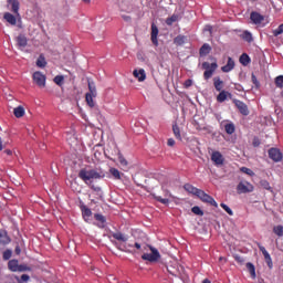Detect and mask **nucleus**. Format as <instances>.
<instances>
[{
    "label": "nucleus",
    "instance_id": "nucleus-1",
    "mask_svg": "<svg viewBox=\"0 0 283 283\" xmlns=\"http://www.w3.org/2000/svg\"><path fill=\"white\" fill-rule=\"evenodd\" d=\"M105 177L102 168H81L78 178L83 180L92 190L99 192L101 188L93 185V180H99Z\"/></svg>",
    "mask_w": 283,
    "mask_h": 283
},
{
    "label": "nucleus",
    "instance_id": "nucleus-2",
    "mask_svg": "<svg viewBox=\"0 0 283 283\" xmlns=\"http://www.w3.org/2000/svg\"><path fill=\"white\" fill-rule=\"evenodd\" d=\"M201 67L202 70H205L203 80L209 81L210 78H212L219 66L217 62H213L211 64L209 62H202Z\"/></svg>",
    "mask_w": 283,
    "mask_h": 283
},
{
    "label": "nucleus",
    "instance_id": "nucleus-3",
    "mask_svg": "<svg viewBox=\"0 0 283 283\" xmlns=\"http://www.w3.org/2000/svg\"><path fill=\"white\" fill-rule=\"evenodd\" d=\"M149 248L151 253H144L142 255V259L145 260L146 262H158V260H160L159 251L151 245H149Z\"/></svg>",
    "mask_w": 283,
    "mask_h": 283
},
{
    "label": "nucleus",
    "instance_id": "nucleus-4",
    "mask_svg": "<svg viewBox=\"0 0 283 283\" xmlns=\"http://www.w3.org/2000/svg\"><path fill=\"white\" fill-rule=\"evenodd\" d=\"M182 269L184 268L178 263L166 265V271H168V274L178 279H182V274H181Z\"/></svg>",
    "mask_w": 283,
    "mask_h": 283
},
{
    "label": "nucleus",
    "instance_id": "nucleus-5",
    "mask_svg": "<svg viewBox=\"0 0 283 283\" xmlns=\"http://www.w3.org/2000/svg\"><path fill=\"white\" fill-rule=\"evenodd\" d=\"M232 103L234 104V106L238 108L239 113L242 115V116H249L250 115V108L248 106L247 103H244L243 101L241 99H237L234 98L232 101Z\"/></svg>",
    "mask_w": 283,
    "mask_h": 283
},
{
    "label": "nucleus",
    "instance_id": "nucleus-6",
    "mask_svg": "<svg viewBox=\"0 0 283 283\" xmlns=\"http://www.w3.org/2000/svg\"><path fill=\"white\" fill-rule=\"evenodd\" d=\"M238 193H250L254 191V186L248 181H241L237 186Z\"/></svg>",
    "mask_w": 283,
    "mask_h": 283
},
{
    "label": "nucleus",
    "instance_id": "nucleus-7",
    "mask_svg": "<svg viewBox=\"0 0 283 283\" xmlns=\"http://www.w3.org/2000/svg\"><path fill=\"white\" fill-rule=\"evenodd\" d=\"M33 82L41 88L46 86V76L41 72L33 73Z\"/></svg>",
    "mask_w": 283,
    "mask_h": 283
},
{
    "label": "nucleus",
    "instance_id": "nucleus-8",
    "mask_svg": "<svg viewBox=\"0 0 283 283\" xmlns=\"http://www.w3.org/2000/svg\"><path fill=\"white\" fill-rule=\"evenodd\" d=\"M197 197L206 203H209L212 207H218L217 201L209 195H207L205 191L200 190Z\"/></svg>",
    "mask_w": 283,
    "mask_h": 283
},
{
    "label": "nucleus",
    "instance_id": "nucleus-9",
    "mask_svg": "<svg viewBox=\"0 0 283 283\" xmlns=\"http://www.w3.org/2000/svg\"><path fill=\"white\" fill-rule=\"evenodd\" d=\"M268 154H269V158L274 163H280L283 158L281 150H279V148H275V147L270 148Z\"/></svg>",
    "mask_w": 283,
    "mask_h": 283
},
{
    "label": "nucleus",
    "instance_id": "nucleus-10",
    "mask_svg": "<svg viewBox=\"0 0 283 283\" xmlns=\"http://www.w3.org/2000/svg\"><path fill=\"white\" fill-rule=\"evenodd\" d=\"M259 250L263 254V258L269 266V269H273V260L271 259V254H269V251H266V248L264 245L258 243Z\"/></svg>",
    "mask_w": 283,
    "mask_h": 283
},
{
    "label": "nucleus",
    "instance_id": "nucleus-11",
    "mask_svg": "<svg viewBox=\"0 0 283 283\" xmlns=\"http://www.w3.org/2000/svg\"><path fill=\"white\" fill-rule=\"evenodd\" d=\"M8 269L13 272H24V268L23 265H19V261L18 260H11L8 262Z\"/></svg>",
    "mask_w": 283,
    "mask_h": 283
},
{
    "label": "nucleus",
    "instance_id": "nucleus-12",
    "mask_svg": "<svg viewBox=\"0 0 283 283\" xmlns=\"http://www.w3.org/2000/svg\"><path fill=\"white\" fill-rule=\"evenodd\" d=\"M228 98L232 99V93H230L229 91H226V90L219 92V94L217 95V102L219 104L224 103L226 101H228Z\"/></svg>",
    "mask_w": 283,
    "mask_h": 283
},
{
    "label": "nucleus",
    "instance_id": "nucleus-13",
    "mask_svg": "<svg viewBox=\"0 0 283 283\" xmlns=\"http://www.w3.org/2000/svg\"><path fill=\"white\" fill-rule=\"evenodd\" d=\"M211 160L214 163V165L224 164V157L219 150H214V153L211 154Z\"/></svg>",
    "mask_w": 283,
    "mask_h": 283
},
{
    "label": "nucleus",
    "instance_id": "nucleus-14",
    "mask_svg": "<svg viewBox=\"0 0 283 283\" xmlns=\"http://www.w3.org/2000/svg\"><path fill=\"white\" fill-rule=\"evenodd\" d=\"M235 67V62L232 57H228V62L226 65L221 66V72L222 73H230L234 70Z\"/></svg>",
    "mask_w": 283,
    "mask_h": 283
},
{
    "label": "nucleus",
    "instance_id": "nucleus-15",
    "mask_svg": "<svg viewBox=\"0 0 283 283\" xmlns=\"http://www.w3.org/2000/svg\"><path fill=\"white\" fill-rule=\"evenodd\" d=\"M250 19L254 24L260 25V24H262V21L264 20V15L260 14L259 12L253 11L250 14Z\"/></svg>",
    "mask_w": 283,
    "mask_h": 283
},
{
    "label": "nucleus",
    "instance_id": "nucleus-16",
    "mask_svg": "<svg viewBox=\"0 0 283 283\" xmlns=\"http://www.w3.org/2000/svg\"><path fill=\"white\" fill-rule=\"evenodd\" d=\"M15 41L19 49H24L28 46V38L24 34L18 35Z\"/></svg>",
    "mask_w": 283,
    "mask_h": 283
},
{
    "label": "nucleus",
    "instance_id": "nucleus-17",
    "mask_svg": "<svg viewBox=\"0 0 283 283\" xmlns=\"http://www.w3.org/2000/svg\"><path fill=\"white\" fill-rule=\"evenodd\" d=\"M158 33H159L158 27L155 23H153L151 24V41L155 44V46L159 45V43H158Z\"/></svg>",
    "mask_w": 283,
    "mask_h": 283
},
{
    "label": "nucleus",
    "instance_id": "nucleus-18",
    "mask_svg": "<svg viewBox=\"0 0 283 283\" xmlns=\"http://www.w3.org/2000/svg\"><path fill=\"white\" fill-rule=\"evenodd\" d=\"M213 87L217 92H223L224 88V82L219 77H213Z\"/></svg>",
    "mask_w": 283,
    "mask_h": 283
},
{
    "label": "nucleus",
    "instance_id": "nucleus-19",
    "mask_svg": "<svg viewBox=\"0 0 283 283\" xmlns=\"http://www.w3.org/2000/svg\"><path fill=\"white\" fill-rule=\"evenodd\" d=\"M184 189L190 193V195H193L196 197H198V193L200 192L201 189H198L196 187H193L192 185L190 184H187V185H184Z\"/></svg>",
    "mask_w": 283,
    "mask_h": 283
},
{
    "label": "nucleus",
    "instance_id": "nucleus-20",
    "mask_svg": "<svg viewBox=\"0 0 283 283\" xmlns=\"http://www.w3.org/2000/svg\"><path fill=\"white\" fill-rule=\"evenodd\" d=\"M134 77L137 78L140 83L146 81V73L144 69L135 70Z\"/></svg>",
    "mask_w": 283,
    "mask_h": 283
},
{
    "label": "nucleus",
    "instance_id": "nucleus-21",
    "mask_svg": "<svg viewBox=\"0 0 283 283\" xmlns=\"http://www.w3.org/2000/svg\"><path fill=\"white\" fill-rule=\"evenodd\" d=\"M11 242L10 237L8 235V232L4 230H0V244L6 245Z\"/></svg>",
    "mask_w": 283,
    "mask_h": 283
},
{
    "label": "nucleus",
    "instance_id": "nucleus-22",
    "mask_svg": "<svg viewBox=\"0 0 283 283\" xmlns=\"http://www.w3.org/2000/svg\"><path fill=\"white\" fill-rule=\"evenodd\" d=\"M13 115L15 118H22L25 115V109L23 106L19 105L13 108Z\"/></svg>",
    "mask_w": 283,
    "mask_h": 283
},
{
    "label": "nucleus",
    "instance_id": "nucleus-23",
    "mask_svg": "<svg viewBox=\"0 0 283 283\" xmlns=\"http://www.w3.org/2000/svg\"><path fill=\"white\" fill-rule=\"evenodd\" d=\"M211 50H212L211 45L208 43H205L199 50V55L207 56V54H210Z\"/></svg>",
    "mask_w": 283,
    "mask_h": 283
},
{
    "label": "nucleus",
    "instance_id": "nucleus-24",
    "mask_svg": "<svg viewBox=\"0 0 283 283\" xmlns=\"http://www.w3.org/2000/svg\"><path fill=\"white\" fill-rule=\"evenodd\" d=\"M247 269L252 277V280H256V268L253 263L248 262L247 263Z\"/></svg>",
    "mask_w": 283,
    "mask_h": 283
},
{
    "label": "nucleus",
    "instance_id": "nucleus-25",
    "mask_svg": "<svg viewBox=\"0 0 283 283\" xmlns=\"http://www.w3.org/2000/svg\"><path fill=\"white\" fill-rule=\"evenodd\" d=\"M239 61H240L241 65L247 66V65H250V63H251L252 60H251V57H250L249 54L242 53V54L240 55Z\"/></svg>",
    "mask_w": 283,
    "mask_h": 283
},
{
    "label": "nucleus",
    "instance_id": "nucleus-26",
    "mask_svg": "<svg viewBox=\"0 0 283 283\" xmlns=\"http://www.w3.org/2000/svg\"><path fill=\"white\" fill-rule=\"evenodd\" d=\"M8 3L11 6V10L13 13H19V10H20L19 0H8Z\"/></svg>",
    "mask_w": 283,
    "mask_h": 283
},
{
    "label": "nucleus",
    "instance_id": "nucleus-27",
    "mask_svg": "<svg viewBox=\"0 0 283 283\" xmlns=\"http://www.w3.org/2000/svg\"><path fill=\"white\" fill-rule=\"evenodd\" d=\"M188 41V38L186 35H177L174 40L175 44L178 46L184 45Z\"/></svg>",
    "mask_w": 283,
    "mask_h": 283
},
{
    "label": "nucleus",
    "instance_id": "nucleus-28",
    "mask_svg": "<svg viewBox=\"0 0 283 283\" xmlns=\"http://www.w3.org/2000/svg\"><path fill=\"white\" fill-rule=\"evenodd\" d=\"M3 19H4L7 22H9L10 24L17 25V18H15L13 14H11V13H9V12H6V13L3 14Z\"/></svg>",
    "mask_w": 283,
    "mask_h": 283
},
{
    "label": "nucleus",
    "instance_id": "nucleus-29",
    "mask_svg": "<svg viewBox=\"0 0 283 283\" xmlns=\"http://www.w3.org/2000/svg\"><path fill=\"white\" fill-rule=\"evenodd\" d=\"M224 132L228 135H233L235 133V125H234V123H227V124H224Z\"/></svg>",
    "mask_w": 283,
    "mask_h": 283
},
{
    "label": "nucleus",
    "instance_id": "nucleus-30",
    "mask_svg": "<svg viewBox=\"0 0 283 283\" xmlns=\"http://www.w3.org/2000/svg\"><path fill=\"white\" fill-rule=\"evenodd\" d=\"M172 134H175V138L177 140H182L181 130L180 127L177 124L172 125Z\"/></svg>",
    "mask_w": 283,
    "mask_h": 283
},
{
    "label": "nucleus",
    "instance_id": "nucleus-31",
    "mask_svg": "<svg viewBox=\"0 0 283 283\" xmlns=\"http://www.w3.org/2000/svg\"><path fill=\"white\" fill-rule=\"evenodd\" d=\"M112 237L122 242H126L128 240V237L122 232H113Z\"/></svg>",
    "mask_w": 283,
    "mask_h": 283
},
{
    "label": "nucleus",
    "instance_id": "nucleus-32",
    "mask_svg": "<svg viewBox=\"0 0 283 283\" xmlns=\"http://www.w3.org/2000/svg\"><path fill=\"white\" fill-rule=\"evenodd\" d=\"M96 97V95L93 94H85V101L86 104L88 105V107L94 108L95 107V103H94V98Z\"/></svg>",
    "mask_w": 283,
    "mask_h": 283
},
{
    "label": "nucleus",
    "instance_id": "nucleus-33",
    "mask_svg": "<svg viewBox=\"0 0 283 283\" xmlns=\"http://www.w3.org/2000/svg\"><path fill=\"white\" fill-rule=\"evenodd\" d=\"M81 211H82V216H83L84 220L87 221L90 219V217L92 216L91 209H88L86 206H82Z\"/></svg>",
    "mask_w": 283,
    "mask_h": 283
},
{
    "label": "nucleus",
    "instance_id": "nucleus-34",
    "mask_svg": "<svg viewBox=\"0 0 283 283\" xmlns=\"http://www.w3.org/2000/svg\"><path fill=\"white\" fill-rule=\"evenodd\" d=\"M48 62L46 59L43 54L39 55L38 60H36V66L38 67H46Z\"/></svg>",
    "mask_w": 283,
    "mask_h": 283
},
{
    "label": "nucleus",
    "instance_id": "nucleus-35",
    "mask_svg": "<svg viewBox=\"0 0 283 283\" xmlns=\"http://www.w3.org/2000/svg\"><path fill=\"white\" fill-rule=\"evenodd\" d=\"M87 94L97 96L96 86H95V83L93 81H88V92H87Z\"/></svg>",
    "mask_w": 283,
    "mask_h": 283
},
{
    "label": "nucleus",
    "instance_id": "nucleus-36",
    "mask_svg": "<svg viewBox=\"0 0 283 283\" xmlns=\"http://www.w3.org/2000/svg\"><path fill=\"white\" fill-rule=\"evenodd\" d=\"M54 84L57 86H63V83L65 82V77L63 75H56L53 80Z\"/></svg>",
    "mask_w": 283,
    "mask_h": 283
},
{
    "label": "nucleus",
    "instance_id": "nucleus-37",
    "mask_svg": "<svg viewBox=\"0 0 283 283\" xmlns=\"http://www.w3.org/2000/svg\"><path fill=\"white\" fill-rule=\"evenodd\" d=\"M109 174L116 179L120 180L122 179V174L118 171L117 168H111Z\"/></svg>",
    "mask_w": 283,
    "mask_h": 283
},
{
    "label": "nucleus",
    "instance_id": "nucleus-38",
    "mask_svg": "<svg viewBox=\"0 0 283 283\" xmlns=\"http://www.w3.org/2000/svg\"><path fill=\"white\" fill-rule=\"evenodd\" d=\"M120 251H124L125 253H130V248H133L132 244H125L123 248L118 245L117 242L112 241Z\"/></svg>",
    "mask_w": 283,
    "mask_h": 283
},
{
    "label": "nucleus",
    "instance_id": "nucleus-39",
    "mask_svg": "<svg viewBox=\"0 0 283 283\" xmlns=\"http://www.w3.org/2000/svg\"><path fill=\"white\" fill-rule=\"evenodd\" d=\"M118 161L122 167H125V168L128 167V161H127V159H125V157H124V155H122V153H118Z\"/></svg>",
    "mask_w": 283,
    "mask_h": 283
},
{
    "label": "nucleus",
    "instance_id": "nucleus-40",
    "mask_svg": "<svg viewBox=\"0 0 283 283\" xmlns=\"http://www.w3.org/2000/svg\"><path fill=\"white\" fill-rule=\"evenodd\" d=\"M178 20H179V15L178 14H172V17L166 19V24L172 25Z\"/></svg>",
    "mask_w": 283,
    "mask_h": 283
},
{
    "label": "nucleus",
    "instance_id": "nucleus-41",
    "mask_svg": "<svg viewBox=\"0 0 283 283\" xmlns=\"http://www.w3.org/2000/svg\"><path fill=\"white\" fill-rule=\"evenodd\" d=\"M275 86L277 88H283V75H279L275 77Z\"/></svg>",
    "mask_w": 283,
    "mask_h": 283
},
{
    "label": "nucleus",
    "instance_id": "nucleus-42",
    "mask_svg": "<svg viewBox=\"0 0 283 283\" xmlns=\"http://www.w3.org/2000/svg\"><path fill=\"white\" fill-rule=\"evenodd\" d=\"M260 186L265 190L273 191V188H271V184L266 180H261Z\"/></svg>",
    "mask_w": 283,
    "mask_h": 283
},
{
    "label": "nucleus",
    "instance_id": "nucleus-43",
    "mask_svg": "<svg viewBox=\"0 0 283 283\" xmlns=\"http://www.w3.org/2000/svg\"><path fill=\"white\" fill-rule=\"evenodd\" d=\"M191 212L193 213V214H196V216H203L205 213H203V211L200 209V207H198V206H195V207H192L191 208Z\"/></svg>",
    "mask_w": 283,
    "mask_h": 283
},
{
    "label": "nucleus",
    "instance_id": "nucleus-44",
    "mask_svg": "<svg viewBox=\"0 0 283 283\" xmlns=\"http://www.w3.org/2000/svg\"><path fill=\"white\" fill-rule=\"evenodd\" d=\"M273 232L279 235V237H283V227L282 226H276L273 228Z\"/></svg>",
    "mask_w": 283,
    "mask_h": 283
},
{
    "label": "nucleus",
    "instance_id": "nucleus-45",
    "mask_svg": "<svg viewBox=\"0 0 283 283\" xmlns=\"http://www.w3.org/2000/svg\"><path fill=\"white\" fill-rule=\"evenodd\" d=\"M251 81L256 90L260 88V81H258V77L254 73H252V75H251Z\"/></svg>",
    "mask_w": 283,
    "mask_h": 283
},
{
    "label": "nucleus",
    "instance_id": "nucleus-46",
    "mask_svg": "<svg viewBox=\"0 0 283 283\" xmlns=\"http://www.w3.org/2000/svg\"><path fill=\"white\" fill-rule=\"evenodd\" d=\"M220 207H221L228 214H230V216H233V214H234V213H233V210H232L229 206H227L226 203H221Z\"/></svg>",
    "mask_w": 283,
    "mask_h": 283
},
{
    "label": "nucleus",
    "instance_id": "nucleus-47",
    "mask_svg": "<svg viewBox=\"0 0 283 283\" xmlns=\"http://www.w3.org/2000/svg\"><path fill=\"white\" fill-rule=\"evenodd\" d=\"M282 33H283V23L280 24V25L273 31L274 36H277V35H280V34H282Z\"/></svg>",
    "mask_w": 283,
    "mask_h": 283
},
{
    "label": "nucleus",
    "instance_id": "nucleus-48",
    "mask_svg": "<svg viewBox=\"0 0 283 283\" xmlns=\"http://www.w3.org/2000/svg\"><path fill=\"white\" fill-rule=\"evenodd\" d=\"M30 281V275L29 274H22L20 277V281L18 283H28Z\"/></svg>",
    "mask_w": 283,
    "mask_h": 283
},
{
    "label": "nucleus",
    "instance_id": "nucleus-49",
    "mask_svg": "<svg viewBox=\"0 0 283 283\" xmlns=\"http://www.w3.org/2000/svg\"><path fill=\"white\" fill-rule=\"evenodd\" d=\"M241 171H242L243 174L248 175V176H253V175H254V172L251 170V168H247L245 166H243V167L241 168Z\"/></svg>",
    "mask_w": 283,
    "mask_h": 283
},
{
    "label": "nucleus",
    "instance_id": "nucleus-50",
    "mask_svg": "<svg viewBox=\"0 0 283 283\" xmlns=\"http://www.w3.org/2000/svg\"><path fill=\"white\" fill-rule=\"evenodd\" d=\"M94 218H95L97 221H99L102 224H104V223L106 222L105 217L102 216V214H99V213H96V214L94 216Z\"/></svg>",
    "mask_w": 283,
    "mask_h": 283
},
{
    "label": "nucleus",
    "instance_id": "nucleus-51",
    "mask_svg": "<svg viewBox=\"0 0 283 283\" xmlns=\"http://www.w3.org/2000/svg\"><path fill=\"white\" fill-rule=\"evenodd\" d=\"M2 258H3V260H10L12 258L11 250L4 251L3 254H2Z\"/></svg>",
    "mask_w": 283,
    "mask_h": 283
},
{
    "label": "nucleus",
    "instance_id": "nucleus-52",
    "mask_svg": "<svg viewBox=\"0 0 283 283\" xmlns=\"http://www.w3.org/2000/svg\"><path fill=\"white\" fill-rule=\"evenodd\" d=\"M243 39L248 42H252L253 41V36L250 32H244Z\"/></svg>",
    "mask_w": 283,
    "mask_h": 283
},
{
    "label": "nucleus",
    "instance_id": "nucleus-53",
    "mask_svg": "<svg viewBox=\"0 0 283 283\" xmlns=\"http://www.w3.org/2000/svg\"><path fill=\"white\" fill-rule=\"evenodd\" d=\"M155 200L161 202V205H168L169 203V199H164L161 197H155Z\"/></svg>",
    "mask_w": 283,
    "mask_h": 283
},
{
    "label": "nucleus",
    "instance_id": "nucleus-54",
    "mask_svg": "<svg viewBox=\"0 0 283 283\" xmlns=\"http://www.w3.org/2000/svg\"><path fill=\"white\" fill-rule=\"evenodd\" d=\"M235 262H238L239 264H244L245 259L243 256L240 255H235L234 256Z\"/></svg>",
    "mask_w": 283,
    "mask_h": 283
},
{
    "label": "nucleus",
    "instance_id": "nucleus-55",
    "mask_svg": "<svg viewBox=\"0 0 283 283\" xmlns=\"http://www.w3.org/2000/svg\"><path fill=\"white\" fill-rule=\"evenodd\" d=\"M191 86H192V80H186L185 83H184V87L189 88Z\"/></svg>",
    "mask_w": 283,
    "mask_h": 283
},
{
    "label": "nucleus",
    "instance_id": "nucleus-56",
    "mask_svg": "<svg viewBox=\"0 0 283 283\" xmlns=\"http://www.w3.org/2000/svg\"><path fill=\"white\" fill-rule=\"evenodd\" d=\"M176 145V140L174 138H168V146L174 147Z\"/></svg>",
    "mask_w": 283,
    "mask_h": 283
},
{
    "label": "nucleus",
    "instance_id": "nucleus-57",
    "mask_svg": "<svg viewBox=\"0 0 283 283\" xmlns=\"http://www.w3.org/2000/svg\"><path fill=\"white\" fill-rule=\"evenodd\" d=\"M253 146H254V147L260 146V140H259V139H256V138H254V140H253Z\"/></svg>",
    "mask_w": 283,
    "mask_h": 283
},
{
    "label": "nucleus",
    "instance_id": "nucleus-58",
    "mask_svg": "<svg viewBox=\"0 0 283 283\" xmlns=\"http://www.w3.org/2000/svg\"><path fill=\"white\" fill-rule=\"evenodd\" d=\"M123 19L127 22H129L132 20V18L129 15H123Z\"/></svg>",
    "mask_w": 283,
    "mask_h": 283
},
{
    "label": "nucleus",
    "instance_id": "nucleus-59",
    "mask_svg": "<svg viewBox=\"0 0 283 283\" xmlns=\"http://www.w3.org/2000/svg\"><path fill=\"white\" fill-rule=\"evenodd\" d=\"M205 30H207L211 33L212 32V27L211 25H206Z\"/></svg>",
    "mask_w": 283,
    "mask_h": 283
},
{
    "label": "nucleus",
    "instance_id": "nucleus-60",
    "mask_svg": "<svg viewBox=\"0 0 283 283\" xmlns=\"http://www.w3.org/2000/svg\"><path fill=\"white\" fill-rule=\"evenodd\" d=\"M3 150V142H2V138H0V151Z\"/></svg>",
    "mask_w": 283,
    "mask_h": 283
},
{
    "label": "nucleus",
    "instance_id": "nucleus-61",
    "mask_svg": "<svg viewBox=\"0 0 283 283\" xmlns=\"http://www.w3.org/2000/svg\"><path fill=\"white\" fill-rule=\"evenodd\" d=\"M135 248L138 249V250H140V249H142L140 243L136 242V243H135Z\"/></svg>",
    "mask_w": 283,
    "mask_h": 283
},
{
    "label": "nucleus",
    "instance_id": "nucleus-62",
    "mask_svg": "<svg viewBox=\"0 0 283 283\" xmlns=\"http://www.w3.org/2000/svg\"><path fill=\"white\" fill-rule=\"evenodd\" d=\"M4 154L8 156H12V150H4Z\"/></svg>",
    "mask_w": 283,
    "mask_h": 283
},
{
    "label": "nucleus",
    "instance_id": "nucleus-63",
    "mask_svg": "<svg viewBox=\"0 0 283 283\" xmlns=\"http://www.w3.org/2000/svg\"><path fill=\"white\" fill-rule=\"evenodd\" d=\"M108 281H109V282H111V281H115V283H118V282L116 281V279H115L113 275L109 276Z\"/></svg>",
    "mask_w": 283,
    "mask_h": 283
},
{
    "label": "nucleus",
    "instance_id": "nucleus-64",
    "mask_svg": "<svg viewBox=\"0 0 283 283\" xmlns=\"http://www.w3.org/2000/svg\"><path fill=\"white\" fill-rule=\"evenodd\" d=\"M202 283H211V281L208 280V279H205V280L202 281Z\"/></svg>",
    "mask_w": 283,
    "mask_h": 283
}]
</instances>
